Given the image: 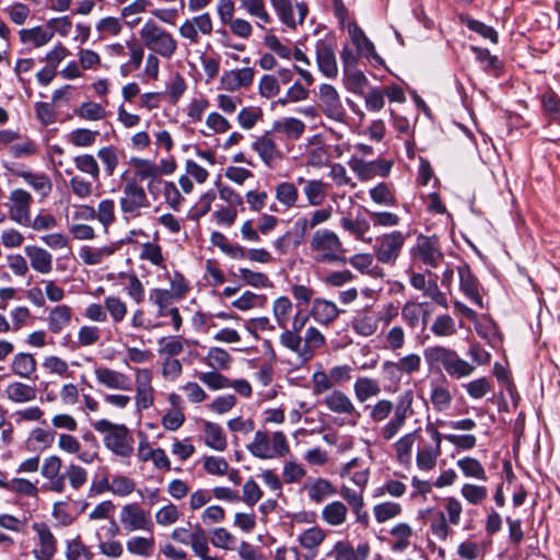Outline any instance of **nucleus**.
<instances>
[{
  "label": "nucleus",
  "instance_id": "f257e3e1",
  "mask_svg": "<svg viewBox=\"0 0 560 560\" xmlns=\"http://www.w3.org/2000/svg\"><path fill=\"white\" fill-rule=\"evenodd\" d=\"M412 404L413 393L408 389L398 397L396 406L392 400L382 398L365 408L369 410V419L375 424L384 422L394 412L393 417L378 430L380 436L388 442L401 431L407 419L413 415Z\"/></svg>",
  "mask_w": 560,
  "mask_h": 560
},
{
  "label": "nucleus",
  "instance_id": "f03ea898",
  "mask_svg": "<svg viewBox=\"0 0 560 560\" xmlns=\"http://www.w3.org/2000/svg\"><path fill=\"white\" fill-rule=\"evenodd\" d=\"M423 358L430 371H444L450 377L460 380L475 372V364L464 360L452 348L444 346L427 347Z\"/></svg>",
  "mask_w": 560,
  "mask_h": 560
},
{
  "label": "nucleus",
  "instance_id": "7ed1b4c3",
  "mask_svg": "<svg viewBox=\"0 0 560 560\" xmlns=\"http://www.w3.org/2000/svg\"><path fill=\"white\" fill-rule=\"evenodd\" d=\"M312 258L318 264H346L345 248L338 234L328 229L316 230L308 242Z\"/></svg>",
  "mask_w": 560,
  "mask_h": 560
},
{
  "label": "nucleus",
  "instance_id": "20e7f679",
  "mask_svg": "<svg viewBox=\"0 0 560 560\" xmlns=\"http://www.w3.org/2000/svg\"><path fill=\"white\" fill-rule=\"evenodd\" d=\"M96 432L103 435V443L113 454L129 458L133 454L135 440L130 430L122 423H114L107 419L93 422Z\"/></svg>",
  "mask_w": 560,
  "mask_h": 560
},
{
  "label": "nucleus",
  "instance_id": "39448f33",
  "mask_svg": "<svg viewBox=\"0 0 560 560\" xmlns=\"http://www.w3.org/2000/svg\"><path fill=\"white\" fill-rule=\"evenodd\" d=\"M142 45L150 52L171 59L177 50V40L167 30L153 20H148L139 31Z\"/></svg>",
  "mask_w": 560,
  "mask_h": 560
},
{
  "label": "nucleus",
  "instance_id": "423d86ee",
  "mask_svg": "<svg viewBox=\"0 0 560 560\" xmlns=\"http://www.w3.org/2000/svg\"><path fill=\"white\" fill-rule=\"evenodd\" d=\"M247 450L256 458L273 459L285 456L290 452V446L281 431H276L269 436L267 431L258 430Z\"/></svg>",
  "mask_w": 560,
  "mask_h": 560
},
{
  "label": "nucleus",
  "instance_id": "0eeeda50",
  "mask_svg": "<svg viewBox=\"0 0 560 560\" xmlns=\"http://www.w3.org/2000/svg\"><path fill=\"white\" fill-rule=\"evenodd\" d=\"M352 377V368L347 364L335 365L328 371L318 369L311 376V388L315 396L323 395L336 385L349 382Z\"/></svg>",
  "mask_w": 560,
  "mask_h": 560
},
{
  "label": "nucleus",
  "instance_id": "6e6552de",
  "mask_svg": "<svg viewBox=\"0 0 560 560\" xmlns=\"http://www.w3.org/2000/svg\"><path fill=\"white\" fill-rule=\"evenodd\" d=\"M149 207L150 201L148 195L136 179H130L124 184L119 199V208L126 220L140 217L141 210Z\"/></svg>",
  "mask_w": 560,
  "mask_h": 560
},
{
  "label": "nucleus",
  "instance_id": "1a4fd4ad",
  "mask_svg": "<svg viewBox=\"0 0 560 560\" xmlns=\"http://www.w3.org/2000/svg\"><path fill=\"white\" fill-rule=\"evenodd\" d=\"M415 262H420L429 268H438L444 260V254L438 236L420 234L410 250Z\"/></svg>",
  "mask_w": 560,
  "mask_h": 560
},
{
  "label": "nucleus",
  "instance_id": "9d476101",
  "mask_svg": "<svg viewBox=\"0 0 560 560\" xmlns=\"http://www.w3.org/2000/svg\"><path fill=\"white\" fill-rule=\"evenodd\" d=\"M278 20L290 30L302 25L308 14V7L303 1L269 0Z\"/></svg>",
  "mask_w": 560,
  "mask_h": 560
},
{
  "label": "nucleus",
  "instance_id": "9b49d317",
  "mask_svg": "<svg viewBox=\"0 0 560 560\" xmlns=\"http://www.w3.org/2000/svg\"><path fill=\"white\" fill-rule=\"evenodd\" d=\"M407 240L401 231H392L376 238L374 246L376 259L385 265H395Z\"/></svg>",
  "mask_w": 560,
  "mask_h": 560
},
{
  "label": "nucleus",
  "instance_id": "f8f14e48",
  "mask_svg": "<svg viewBox=\"0 0 560 560\" xmlns=\"http://www.w3.org/2000/svg\"><path fill=\"white\" fill-rule=\"evenodd\" d=\"M351 171L357 175L359 180L366 182L375 177H387L394 166L393 160L375 159L366 161L359 156H351L348 162Z\"/></svg>",
  "mask_w": 560,
  "mask_h": 560
},
{
  "label": "nucleus",
  "instance_id": "ddd939ff",
  "mask_svg": "<svg viewBox=\"0 0 560 560\" xmlns=\"http://www.w3.org/2000/svg\"><path fill=\"white\" fill-rule=\"evenodd\" d=\"M322 404L332 413L346 417V423L357 425L360 412L355 408L352 399L341 389H330L325 393Z\"/></svg>",
  "mask_w": 560,
  "mask_h": 560
},
{
  "label": "nucleus",
  "instance_id": "4468645a",
  "mask_svg": "<svg viewBox=\"0 0 560 560\" xmlns=\"http://www.w3.org/2000/svg\"><path fill=\"white\" fill-rule=\"evenodd\" d=\"M153 373L150 369L135 370V406L138 412L151 408L155 400V389L152 384Z\"/></svg>",
  "mask_w": 560,
  "mask_h": 560
},
{
  "label": "nucleus",
  "instance_id": "2eb2a0df",
  "mask_svg": "<svg viewBox=\"0 0 560 560\" xmlns=\"http://www.w3.org/2000/svg\"><path fill=\"white\" fill-rule=\"evenodd\" d=\"M119 521L127 533L137 530L152 532L153 529L149 512L141 509L138 503L124 505L119 513Z\"/></svg>",
  "mask_w": 560,
  "mask_h": 560
},
{
  "label": "nucleus",
  "instance_id": "dca6fc26",
  "mask_svg": "<svg viewBox=\"0 0 560 560\" xmlns=\"http://www.w3.org/2000/svg\"><path fill=\"white\" fill-rule=\"evenodd\" d=\"M213 31V22L210 13L203 12L199 15L186 19L178 28L179 35L188 40L190 45L199 43L200 35L209 36Z\"/></svg>",
  "mask_w": 560,
  "mask_h": 560
},
{
  "label": "nucleus",
  "instance_id": "f3484780",
  "mask_svg": "<svg viewBox=\"0 0 560 560\" xmlns=\"http://www.w3.org/2000/svg\"><path fill=\"white\" fill-rule=\"evenodd\" d=\"M32 195L22 188L13 189L10 192L8 208L10 219L22 226L31 224Z\"/></svg>",
  "mask_w": 560,
  "mask_h": 560
},
{
  "label": "nucleus",
  "instance_id": "a211bd4d",
  "mask_svg": "<svg viewBox=\"0 0 560 560\" xmlns=\"http://www.w3.org/2000/svg\"><path fill=\"white\" fill-rule=\"evenodd\" d=\"M261 162L269 168L275 167L283 158V154L276 143L275 133L271 130L266 131L264 135L257 137L250 145Z\"/></svg>",
  "mask_w": 560,
  "mask_h": 560
},
{
  "label": "nucleus",
  "instance_id": "6ab92c4d",
  "mask_svg": "<svg viewBox=\"0 0 560 560\" xmlns=\"http://www.w3.org/2000/svg\"><path fill=\"white\" fill-rule=\"evenodd\" d=\"M319 106L326 117L336 121H343L346 112L337 90L327 83L318 88Z\"/></svg>",
  "mask_w": 560,
  "mask_h": 560
},
{
  "label": "nucleus",
  "instance_id": "aec40b11",
  "mask_svg": "<svg viewBox=\"0 0 560 560\" xmlns=\"http://www.w3.org/2000/svg\"><path fill=\"white\" fill-rule=\"evenodd\" d=\"M279 224V219L272 214L264 213L259 217L257 225H254L253 220H246L240 230L243 241L250 243H259L261 235H269L275 231Z\"/></svg>",
  "mask_w": 560,
  "mask_h": 560
},
{
  "label": "nucleus",
  "instance_id": "412c9836",
  "mask_svg": "<svg viewBox=\"0 0 560 560\" xmlns=\"http://www.w3.org/2000/svg\"><path fill=\"white\" fill-rule=\"evenodd\" d=\"M94 376L96 383L107 389L119 392L132 390L131 378L120 371L101 365L94 369Z\"/></svg>",
  "mask_w": 560,
  "mask_h": 560
},
{
  "label": "nucleus",
  "instance_id": "4be33fe9",
  "mask_svg": "<svg viewBox=\"0 0 560 560\" xmlns=\"http://www.w3.org/2000/svg\"><path fill=\"white\" fill-rule=\"evenodd\" d=\"M33 530L38 538V548L33 550L36 560H51L57 552V539L51 533L49 526L43 522H36L32 525Z\"/></svg>",
  "mask_w": 560,
  "mask_h": 560
},
{
  "label": "nucleus",
  "instance_id": "5701e85b",
  "mask_svg": "<svg viewBox=\"0 0 560 560\" xmlns=\"http://www.w3.org/2000/svg\"><path fill=\"white\" fill-rule=\"evenodd\" d=\"M315 55L318 70L323 75L332 79L338 74L335 48L329 39H318L315 44Z\"/></svg>",
  "mask_w": 560,
  "mask_h": 560
},
{
  "label": "nucleus",
  "instance_id": "b1692460",
  "mask_svg": "<svg viewBox=\"0 0 560 560\" xmlns=\"http://www.w3.org/2000/svg\"><path fill=\"white\" fill-rule=\"evenodd\" d=\"M58 448L69 455H75L83 464L91 465L98 458L95 450H82L79 439L69 433H60L57 442Z\"/></svg>",
  "mask_w": 560,
  "mask_h": 560
},
{
  "label": "nucleus",
  "instance_id": "393cba45",
  "mask_svg": "<svg viewBox=\"0 0 560 560\" xmlns=\"http://www.w3.org/2000/svg\"><path fill=\"white\" fill-rule=\"evenodd\" d=\"M254 69L249 67L224 71L220 79L221 89L228 92L247 89L254 81Z\"/></svg>",
  "mask_w": 560,
  "mask_h": 560
},
{
  "label": "nucleus",
  "instance_id": "a878e982",
  "mask_svg": "<svg viewBox=\"0 0 560 560\" xmlns=\"http://www.w3.org/2000/svg\"><path fill=\"white\" fill-rule=\"evenodd\" d=\"M238 9L245 12L254 20L255 26L261 31H266L268 25L275 21L269 13L265 0H236Z\"/></svg>",
  "mask_w": 560,
  "mask_h": 560
},
{
  "label": "nucleus",
  "instance_id": "bb28decb",
  "mask_svg": "<svg viewBox=\"0 0 560 560\" xmlns=\"http://www.w3.org/2000/svg\"><path fill=\"white\" fill-rule=\"evenodd\" d=\"M296 184L302 186L303 195L311 207L322 206L328 195L329 184L322 179H307L302 176L296 178Z\"/></svg>",
  "mask_w": 560,
  "mask_h": 560
},
{
  "label": "nucleus",
  "instance_id": "cd10ccee",
  "mask_svg": "<svg viewBox=\"0 0 560 560\" xmlns=\"http://www.w3.org/2000/svg\"><path fill=\"white\" fill-rule=\"evenodd\" d=\"M369 555L370 546L366 542H360L357 547H353L346 540L335 542L331 551L328 553L334 560H366Z\"/></svg>",
  "mask_w": 560,
  "mask_h": 560
},
{
  "label": "nucleus",
  "instance_id": "c85d7f7f",
  "mask_svg": "<svg viewBox=\"0 0 560 560\" xmlns=\"http://www.w3.org/2000/svg\"><path fill=\"white\" fill-rule=\"evenodd\" d=\"M348 33L359 55L372 59L380 65L383 63V59L375 51L374 44L366 37L359 25L350 23L348 25Z\"/></svg>",
  "mask_w": 560,
  "mask_h": 560
},
{
  "label": "nucleus",
  "instance_id": "c756f323",
  "mask_svg": "<svg viewBox=\"0 0 560 560\" xmlns=\"http://www.w3.org/2000/svg\"><path fill=\"white\" fill-rule=\"evenodd\" d=\"M24 252L34 271L40 275H48L52 271L54 259L47 249L36 245H27Z\"/></svg>",
  "mask_w": 560,
  "mask_h": 560
},
{
  "label": "nucleus",
  "instance_id": "7c9ffc66",
  "mask_svg": "<svg viewBox=\"0 0 560 560\" xmlns=\"http://www.w3.org/2000/svg\"><path fill=\"white\" fill-rule=\"evenodd\" d=\"M305 490L311 502L323 503L326 499L338 493L331 481L325 478L311 479L305 485Z\"/></svg>",
  "mask_w": 560,
  "mask_h": 560
},
{
  "label": "nucleus",
  "instance_id": "2f4dec72",
  "mask_svg": "<svg viewBox=\"0 0 560 560\" xmlns=\"http://www.w3.org/2000/svg\"><path fill=\"white\" fill-rule=\"evenodd\" d=\"M381 319L378 314L364 310L353 317L351 328L359 336L370 337L377 331Z\"/></svg>",
  "mask_w": 560,
  "mask_h": 560
},
{
  "label": "nucleus",
  "instance_id": "473e14b6",
  "mask_svg": "<svg viewBox=\"0 0 560 560\" xmlns=\"http://www.w3.org/2000/svg\"><path fill=\"white\" fill-rule=\"evenodd\" d=\"M459 276L460 289L464 294L479 307H483L482 298L479 294L478 281L471 273L468 265L463 264L457 268Z\"/></svg>",
  "mask_w": 560,
  "mask_h": 560
},
{
  "label": "nucleus",
  "instance_id": "72a5a7b5",
  "mask_svg": "<svg viewBox=\"0 0 560 560\" xmlns=\"http://www.w3.org/2000/svg\"><path fill=\"white\" fill-rule=\"evenodd\" d=\"M348 515V505L339 500L327 503L320 512L322 521L331 527L342 526L347 522Z\"/></svg>",
  "mask_w": 560,
  "mask_h": 560
},
{
  "label": "nucleus",
  "instance_id": "f704fd0d",
  "mask_svg": "<svg viewBox=\"0 0 560 560\" xmlns=\"http://www.w3.org/2000/svg\"><path fill=\"white\" fill-rule=\"evenodd\" d=\"M419 431H420V429H416L411 432H408V433L401 435L393 444V450H394L395 457H396L397 462L405 467H408L411 465L412 447L418 438Z\"/></svg>",
  "mask_w": 560,
  "mask_h": 560
},
{
  "label": "nucleus",
  "instance_id": "c9c22d12",
  "mask_svg": "<svg viewBox=\"0 0 560 560\" xmlns=\"http://www.w3.org/2000/svg\"><path fill=\"white\" fill-rule=\"evenodd\" d=\"M342 311L329 300L315 299L313 301L311 315L319 324L328 325L332 323Z\"/></svg>",
  "mask_w": 560,
  "mask_h": 560
},
{
  "label": "nucleus",
  "instance_id": "e433bc0d",
  "mask_svg": "<svg viewBox=\"0 0 560 560\" xmlns=\"http://www.w3.org/2000/svg\"><path fill=\"white\" fill-rule=\"evenodd\" d=\"M271 131L284 135L289 140H298L305 131V124L294 117H284L272 122Z\"/></svg>",
  "mask_w": 560,
  "mask_h": 560
},
{
  "label": "nucleus",
  "instance_id": "4c0bfd02",
  "mask_svg": "<svg viewBox=\"0 0 560 560\" xmlns=\"http://www.w3.org/2000/svg\"><path fill=\"white\" fill-rule=\"evenodd\" d=\"M138 457L141 462L151 460L158 469H171V462L163 448H151L147 441H141L138 446Z\"/></svg>",
  "mask_w": 560,
  "mask_h": 560
},
{
  "label": "nucleus",
  "instance_id": "58836bf2",
  "mask_svg": "<svg viewBox=\"0 0 560 560\" xmlns=\"http://www.w3.org/2000/svg\"><path fill=\"white\" fill-rule=\"evenodd\" d=\"M382 389L377 380L359 376L353 384V393L358 402L363 404L381 394Z\"/></svg>",
  "mask_w": 560,
  "mask_h": 560
},
{
  "label": "nucleus",
  "instance_id": "ea45409f",
  "mask_svg": "<svg viewBox=\"0 0 560 560\" xmlns=\"http://www.w3.org/2000/svg\"><path fill=\"white\" fill-rule=\"evenodd\" d=\"M37 368V362L35 358L31 353L19 352L14 355L11 370L12 372L22 378L34 380L36 378L35 372Z\"/></svg>",
  "mask_w": 560,
  "mask_h": 560
},
{
  "label": "nucleus",
  "instance_id": "a19ab883",
  "mask_svg": "<svg viewBox=\"0 0 560 560\" xmlns=\"http://www.w3.org/2000/svg\"><path fill=\"white\" fill-rule=\"evenodd\" d=\"M19 176L35 192L39 194L42 199L49 196L52 190V183L49 176L45 173H35L31 171H23Z\"/></svg>",
  "mask_w": 560,
  "mask_h": 560
},
{
  "label": "nucleus",
  "instance_id": "79ce46f5",
  "mask_svg": "<svg viewBox=\"0 0 560 560\" xmlns=\"http://www.w3.org/2000/svg\"><path fill=\"white\" fill-rule=\"evenodd\" d=\"M115 250L116 247L114 245H104L100 247L85 245L79 249V257L85 265L96 266L104 262L115 253Z\"/></svg>",
  "mask_w": 560,
  "mask_h": 560
},
{
  "label": "nucleus",
  "instance_id": "37998d69",
  "mask_svg": "<svg viewBox=\"0 0 560 560\" xmlns=\"http://www.w3.org/2000/svg\"><path fill=\"white\" fill-rule=\"evenodd\" d=\"M4 395L12 402L27 404L36 399L37 390L28 384L12 382L5 387Z\"/></svg>",
  "mask_w": 560,
  "mask_h": 560
},
{
  "label": "nucleus",
  "instance_id": "c03bdc74",
  "mask_svg": "<svg viewBox=\"0 0 560 560\" xmlns=\"http://www.w3.org/2000/svg\"><path fill=\"white\" fill-rule=\"evenodd\" d=\"M72 308L66 304H60L50 310L47 316L48 329L52 334H59L71 322Z\"/></svg>",
  "mask_w": 560,
  "mask_h": 560
},
{
  "label": "nucleus",
  "instance_id": "a18cd8bd",
  "mask_svg": "<svg viewBox=\"0 0 560 560\" xmlns=\"http://www.w3.org/2000/svg\"><path fill=\"white\" fill-rule=\"evenodd\" d=\"M19 36L23 44L38 48L45 46L52 39L54 31L43 26H35L32 28H22L19 32Z\"/></svg>",
  "mask_w": 560,
  "mask_h": 560
},
{
  "label": "nucleus",
  "instance_id": "49530a36",
  "mask_svg": "<svg viewBox=\"0 0 560 560\" xmlns=\"http://www.w3.org/2000/svg\"><path fill=\"white\" fill-rule=\"evenodd\" d=\"M340 226L353 236L357 241H364L370 232L371 224L369 220L361 215H345L340 219Z\"/></svg>",
  "mask_w": 560,
  "mask_h": 560
},
{
  "label": "nucleus",
  "instance_id": "de8ad7c7",
  "mask_svg": "<svg viewBox=\"0 0 560 560\" xmlns=\"http://www.w3.org/2000/svg\"><path fill=\"white\" fill-rule=\"evenodd\" d=\"M442 454V447L423 444L419 446L416 455L417 468L421 471H430L436 466L438 458Z\"/></svg>",
  "mask_w": 560,
  "mask_h": 560
},
{
  "label": "nucleus",
  "instance_id": "09e8293b",
  "mask_svg": "<svg viewBox=\"0 0 560 560\" xmlns=\"http://www.w3.org/2000/svg\"><path fill=\"white\" fill-rule=\"evenodd\" d=\"M371 200L382 207H395L397 198L392 184L382 182L369 189Z\"/></svg>",
  "mask_w": 560,
  "mask_h": 560
},
{
  "label": "nucleus",
  "instance_id": "8fccbe9b",
  "mask_svg": "<svg viewBox=\"0 0 560 560\" xmlns=\"http://www.w3.org/2000/svg\"><path fill=\"white\" fill-rule=\"evenodd\" d=\"M275 198L285 209L298 205L300 195L298 187L292 182H280L275 186Z\"/></svg>",
  "mask_w": 560,
  "mask_h": 560
},
{
  "label": "nucleus",
  "instance_id": "3c124183",
  "mask_svg": "<svg viewBox=\"0 0 560 560\" xmlns=\"http://www.w3.org/2000/svg\"><path fill=\"white\" fill-rule=\"evenodd\" d=\"M203 432H205V444L214 450V451H218V452H223L225 451V448L228 447V441H226V436L223 432V429L214 423V422H210V421H207L205 422V428H203Z\"/></svg>",
  "mask_w": 560,
  "mask_h": 560
},
{
  "label": "nucleus",
  "instance_id": "603ef678",
  "mask_svg": "<svg viewBox=\"0 0 560 560\" xmlns=\"http://www.w3.org/2000/svg\"><path fill=\"white\" fill-rule=\"evenodd\" d=\"M326 342L324 335L316 327H308L305 331L302 350V362L313 359L315 351L320 349Z\"/></svg>",
  "mask_w": 560,
  "mask_h": 560
},
{
  "label": "nucleus",
  "instance_id": "864d4df0",
  "mask_svg": "<svg viewBox=\"0 0 560 560\" xmlns=\"http://www.w3.org/2000/svg\"><path fill=\"white\" fill-rule=\"evenodd\" d=\"M430 401L438 412L446 411L453 402V395L444 383H431Z\"/></svg>",
  "mask_w": 560,
  "mask_h": 560
},
{
  "label": "nucleus",
  "instance_id": "5fc2aeb1",
  "mask_svg": "<svg viewBox=\"0 0 560 560\" xmlns=\"http://www.w3.org/2000/svg\"><path fill=\"white\" fill-rule=\"evenodd\" d=\"M149 301L156 306V316L165 317L171 310H175L173 306L174 302H177L170 293L167 289L154 288L150 290Z\"/></svg>",
  "mask_w": 560,
  "mask_h": 560
},
{
  "label": "nucleus",
  "instance_id": "6e6d98bb",
  "mask_svg": "<svg viewBox=\"0 0 560 560\" xmlns=\"http://www.w3.org/2000/svg\"><path fill=\"white\" fill-rule=\"evenodd\" d=\"M126 548L133 556L150 558L155 549V540L152 536H132L126 541Z\"/></svg>",
  "mask_w": 560,
  "mask_h": 560
},
{
  "label": "nucleus",
  "instance_id": "4d7b16f0",
  "mask_svg": "<svg viewBox=\"0 0 560 560\" xmlns=\"http://www.w3.org/2000/svg\"><path fill=\"white\" fill-rule=\"evenodd\" d=\"M104 306L113 324H120L127 316L128 306L120 296L114 294L105 296Z\"/></svg>",
  "mask_w": 560,
  "mask_h": 560
},
{
  "label": "nucleus",
  "instance_id": "13d9d810",
  "mask_svg": "<svg viewBox=\"0 0 560 560\" xmlns=\"http://www.w3.org/2000/svg\"><path fill=\"white\" fill-rule=\"evenodd\" d=\"M456 466L466 478H472L481 481H486L488 479L485 467L475 457H462L456 462Z\"/></svg>",
  "mask_w": 560,
  "mask_h": 560
},
{
  "label": "nucleus",
  "instance_id": "bf43d9fd",
  "mask_svg": "<svg viewBox=\"0 0 560 560\" xmlns=\"http://www.w3.org/2000/svg\"><path fill=\"white\" fill-rule=\"evenodd\" d=\"M382 374L386 382H388V392H397L404 377V373L398 366L396 361L386 360L382 363Z\"/></svg>",
  "mask_w": 560,
  "mask_h": 560
},
{
  "label": "nucleus",
  "instance_id": "052dcab7",
  "mask_svg": "<svg viewBox=\"0 0 560 560\" xmlns=\"http://www.w3.org/2000/svg\"><path fill=\"white\" fill-rule=\"evenodd\" d=\"M292 308L293 305L287 296H280L273 301L272 314L279 328H284V326L289 325Z\"/></svg>",
  "mask_w": 560,
  "mask_h": 560
},
{
  "label": "nucleus",
  "instance_id": "680f3d73",
  "mask_svg": "<svg viewBox=\"0 0 560 560\" xmlns=\"http://www.w3.org/2000/svg\"><path fill=\"white\" fill-rule=\"evenodd\" d=\"M282 332L279 336L280 345L287 350L295 353L298 358L302 361V350H303V339L301 334L288 328H281Z\"/></svg>",
  "mask_w": 560,
  "mask_h": 560
},
{
  "label": "nucleus",
  "instance_id": "e2e57ef3",
  "mask_svg": "<svg viewBox=\"0 0 560 560\" xmlns=\"http://www.w3.org/2000/svg\"><path fill=\"white\" fill-rule=\"evenodd\" d=\"M431 331L439 338L452 337L457 332L456 323L448 314L439 315L431 325Z\"/></svg>",
  "mask_w": 560,
  "mask_h": 560
},
{
  "label": "nucleus",
  "instance_id": "0e129e2a",
  "mask_svg": "<svg viewBox=\"0 0 560 560\" xmlns=\"http://www.w3.org/2000/svg\"><path fill=\"white\" fill-rule=\"evenodd\" d=\"M55 436V431L37 427L31 430L27 444L34 448L47 450L52 445Z\"/></svg>",
  "mask_w": 560,
  "mask_h": 560
},
{
  "label": "nucleus",
  "instance_id": "69168bd1",
  "mask_svg": "<svg viewBox=\"0 0 560 560\" xmlns=\"http://www.w3.org/2000/svg\"><path fill=\"white\" fill-rule=\"evenodd\" d=\"M326 538V532L319 526H313L305 530H303L299 537L298 541L301 547L307 550L316 549Z\"/></svg>",
  "mask_w": 560,
  "mask_h": 560
},
{
  "label": "nucleus",
  "instance_id": "338daca9",
  "mask_svg": "<svg viewBox=\"0 0 560 560\" xmlns=\"http://www.w3.org/2000/svg\"><path fill=\"white\" fill-rule=\"evenodd\" d=\"M73 164L78 171L89 175L93 180L100 179V165L92 154H80L73 159Z\"/></svg>",
  "mask_w": 560,
  "mask_h": 560
},
{
  "label": "nucleus",
  "instance_id": "774afa93",
  "mask_svg": "<svg viewBox=\"0 0 560 560\" xmlns=\"http://www.w3.org/2000/svg\"><path fill=\"white\" fill-rule=\"evenodd\" d=\"M65 556L66 560H92L94 557L90 548L80 538L67 541Z\"/></svg>",
  "mask_w": 560,
  "mask_h": 560
}]
</instances>
